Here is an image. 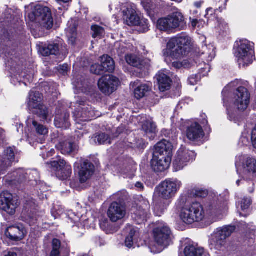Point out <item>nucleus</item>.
I'll list each match as a JSON object with an SVG mask.
<instances>
[{
    "instance_id": "1",
    "label": "nucleus",
    "mask_w": 256,
    "mask_h": 256,
    "mask_svg": "<svg viewBox=\"0 0 256 256\" xmlns=\"http://www.w3.org/2000/svg\"><path fill=\"white\" fill-rule=\"evenodd\" d=\"M26 16L42 30L50 29L53 26V18L48 7L30 4L26 6Z\"/></svg>"
},
{
    "instance_id": "2",
    "label": "nucleus",
    "mask_w": 256,
    "mask_h": 256,
    "mask_svg": "<svg viewBox=\"0 0 256 256\" xmlns=\"http://www.w3.org/2000/svg\"><path fill=\"white\" fill-rule=\"evenodd\" d=\"M186 200V197L182 196L178 202V206L181 208L180 214V220L187 224L202 220L205 216V212L202 204L194 202L182 206Z\"/></svg>"
},
{
    "instance_id": "3",
    "label": "nucleus",
    "mask_w": 256,
    "mask_h": 256,
    "mask_svg": "<svg viewBox=\"0 0 256 256\" xmlns=\"http://www.w3.org/2000/svg\"><path fill=\"white\" fill-rule=\"evenodd\" d=\"M235 56L240 67L252 64L254 60V44L246 39L236 41Z\"/></svg>"
},
{
    "instance_id": "4",
    "label": "nucleus",
    "mask_w": 256,
    "mask_h": 256,
    "mask_svg": "<svg viewBox=\"0 0 256 256\" xmlns=\"http://www.w3.org/2000/svg\"><path fill=\"white\" fill-rule=\"evenodd\" d=\"M236 166L238 174L244 179L252 180L256 177V160L246 156L236 157Z\"/></svg>"
},
{
    "instance_id": "5",
    "label": "nucleus",
    "mask_w": 256,
    "mask_h": 256,
    "mask_svg": "<svg viewBox=\"0 0 256 256\" xmlns=\"http://www.w3.org/2000/svg\"><path fill=\"white\" fill-rule=\"evenodd\" d=\"M42 100V96L40 93L33 90L30 91L29 93L28 107L42 120L48 122L52 120V116L49 114L47 108L41 104Z\"/></svg>"
},
{
    "instance_id": "6",
    "label": "nucleus",
    "mask_w": 256,
    "mask_h": 256,
    "mask_svg": "<svg viewBox=\"0 0 256 256\" xmlns=\"http://www.w3.org/2000/svg\"><path fill=\"white\" fill-rule=\"evenodd\" d=\"M39 179V174L36 170H24L19 168L7 176L6 180L10 184H16L28 182H31V185L37 184Z\"/></svg>"
},
{
    "instance_id": "7",
    "label": "nucleus",
    "mask_w": 256,
    "mask_h": 256,
    "mask_svg": "<svg viewBox=\"0 0 256 256\" xmlns=\"http://www.w3.org/2000/svg\"><path fill=\"white\" fill-rule=\"evenodd\" d=\"M122 10L124 20L126 24L130 26H140L143 32L148 30V21L146 19L140 20L136 13L134 5L126 4L122 7Z\"/></svg>"
},
{
    "instance_id": "8",
    "label": "nucleus",
    "mask_w": 256,
    "mask_h": 256,
    "mask_svg": "<svg viewBox=\"0 0 256 256\" xmlns=\"http://www.w3.org/2000/svg\"><path fill=\"white\" fill-rule=\"evenodd\" d=\"M182 186L178 180H166L162 182L156 188V192L162 199L170 200L174 198Z\"/></svg>"
},
{
    "instance_id": "9",
    "label": "nucleus",
    "mask_w": 256,
    "mask_h": 256,
    "mask_svg": "<svg viewBox=\"0 0 256 256\" xmlns=\"http://www.w3.org/2000/svg\"><path fill=\"white\" fill-rule=\"evenodd\" d=\"M235 226H228L218 228L210 240L211 250H221L225 248L226 240L234 231Z\"/></svg>"
},
{
    "instance_id": "10",
    "label": "nucleus",
    "mask_w": 256,
    "mask_h": 256,
    "mask_svg": "<svg viewBox=\"0 0 256 256\" xmlns=\"http://www.w3.org/2000/svg\"><path fill=\"white\" fill-rule=\"evenodd\" d=\"M76 108L73 112L76 123L90 120L92 119L100 116L98 112L95 111L90 105L83 100L78 101Z\"/></svg>"
},
{
    "instance_id": "11",
    "label": "nucleus",
    "mask_w": 256,
    "mask_h": 256,
    "mask_svg": "<svg viewBox=\"0 0 256 256\" xmlns=\"http://www.w3.org/2000/svg\"><path fill=\"white\" fill-rule=\"evenodd\" d=\"M153 232L154 240L159 246L164 248L170 245L171 231L167 224L162 222H158Z\"/></svg>"
},
{
    "instance_id": "12",
    "label": "nucleus",
    "mask_w": 256,
    "mask_h": 256,
    "mask_svg": "<svg viewBox=\"0 0 256 256\" xmlns=\"http://www.w3.org/2000/svg\"><path fill=\"white\" fill-rule=\"evenodd\" d=\"M196 156L194 151L190 150L182 146L178 151L174 162V167L176 171L182 170L188 163L192 162Z\"/></svg>"
},
{
    "instance_id": "13",
    "label": "nucleus",
    "mask_w": 256,
    "mask_h": 256,
    "mask_svg": "<svg viewBox=\"0 0 256 256\" xmlns=\"http://www.w3.org/2000/svg\"><path fill=\"white\" fill-rule=\"evenodd\" d=\"M119 83L118 79L116 76L110 74H106L99 80L98 86L102 92L109 95L116 90Z\"/></svg>"
},
{
    "instance_id": "14",
    "label": "nucleus",
    "mask_w": 256,
    "mask_h": 256,
    "mask_svg": "<svg viewBox=\"0 0 256 256\" xmlns=\"http://www.w3.org/2000/svg\"><path fill=\"white\" fill-rule=\"evenodd\" d=\"M18 206V200L7 191L0 194V210L10 214H14Z\"/></svg>"
},
{
    "instance_id": "15",
    "label": "nucleus",
    "mask_w": 256,
    "mask_h": 256,
    "mask_svg": "<svg viewBox=\"0 0 256 256\" xmlns=\"http://www.w3.org/2000/svg\"><path fill=\"white\" fill-rule=\"evenodd\" d=\"M250 94L246 88L244 87H239L234 94L233 103L234 107L238 110H246L249 104Z\"/></svg>"
},
{
    "instance_id": "16",
    "label": "nucleus",
    "mask_w": 256,
    "mask_h": 256,
    "mask_svg": "<svg viewBox=\"0 0 256 256\" xmlns=\"http://www.w3.org/2000/svg\"><path fill=\"white\" fill-rule=\"evenodd\" d=\"M150 205L148 202L144 200L137 204L136 207L132 210V218L137 224H141L146 220L149 215Z\"/></svg>"
},
{
    "instance_id": "17",
    "label": "nucleus",
    "mask_w": 256,
    "mask_h": 256,
    "mask_svg": "<svg viewBox=\"0 0 256 256\" xmlns=\"http://www.w3.org/2000/svg\"><path fill=\"white\" fill-rule=\"evenodd\" d=\"M51 167L56 172L57 176L62 180H66L70 176L72 173L71 166L64 160L60 159L50 162Z\"/></svg>"
},
{
    "instance_id": "18",
    "label": "nucleus",
    "mask_w": 256,
    "mask_h": 256,
    "mask_svg": "<svg viewBox=\"0 0 256 256\" xmlns=\"http://www.w3.org/2000/svg\"><path fill=\"white\" fill-rule=\"evenodd\" d=\"M74 167L78 170L80 180L81 183L86 182L94 172V166L88 160L82 161L80 163L76 162Z\"/></svg>"
},
{
    "instance_id": "19",
    "label": "nucleus",
    "mask_w": 256,
    "mask_h": 256,
    "mask_svg": "<svg viewBox=\"0 0 256 256\" xmlns=\"http://www.w3.org/2000/svg\"><path fill=\"white\" fill-rule=\"evenodd\" d=\"M177 41V48L172 52V57L176 59L180 58L186 54V46H188L190 42V38L186 34H182L180 36L176 37Z\"/></svg>"
},
{
    "instance_id": "20",
    "label": "nucleus",
    "mask_w": 256,
    "mask_h": 256,
    "mask_svg": "<svg viewBox=\"0 0 256 256\" xmlns=\"http://www.w3.org/2000/svg\"><path fill=\"white\" fill-rule=\"evenodd\" d=\"M126 214L125 207L117 202H112L109 207L108 215L110 220L116 222L123 218Z\"/></svg>"
},
{
    "instance_id": "21",
    "label": "nucleus",
    "mask_w": 256,
    "mask_h": 256,
    "mask_svg": "<svg viewBox=\"0 0 256 256\" xmlns=\"http://www.w3.org/2000/svg\"><path fill=\"white\" fill-rule=\"evenodd\" d=\"M186 136L192 142H200L204 136L202 126L197 122L191 124L186 129Z\"/></svg>"
},
{
    "instance_id": "22",
    "label": "nucleus",
    "mask_w": 256,
    "mask_h": 256,
    "mask_svg": "<svg viewBox=\"0 0 256 256\" xmlns=\"http://www.w3.org/2000/svg\"><path fill=\"white\" fill-rule=\"evenodd\" d=\"M171 162V157L170 156H164L153 155L152 160L151 164L156 172H161L168 168Z\"/></svg>"
},
{
    "instance_id": "23",
    "label": "nucleus",
    "mask_w": 256,
    "mask_h": 256,
    "mask_svg": "<svg viewBox=\"0 0 256 256\" xmlns=\"http://www.w3.org/2000/svg\"><path fill=\"white\" fill-rule=\"evenodd\" d=\"M26 230L21 224L10 226L6 228L5 235L10 240L18 241L22 239L26 234Z\"/></svg>"
},
{
    "instance_id": "24",
    "label": "nucleus",
    "mask_w": 256,
    "mask_h": 256,
    "mask_svg": "<svg viewBox=\"0 0 256 256\" xmlns=\"http://www.w3.org/2000/svg\"><path fill=\"white\" fill-rule=\"evenodd\" d=\"M56 148L64 154H74L78 150V144L70 140L60 142L56 145Z\"/></svg>"
},
{
    "instance_id": "25",
    "label": "nucleus",
    "mask_w": 256,
    "mask_h": 256,
    "mask_svg": "<svg viewBox=\"0 0 256 256\" xmlns=\"http://www.w3.org/2000/svg\"><path fill=\"white\" fill-rule=\"evenodd\" d=\"M70 252V248L67 244H62L60 241L54 238L52 241V250L50 256H68Z\"/></svg>"
},
{
    "instance_id": "26",
    "label": "nucleus",
    "mask_w": 256,
    "mask_h": 256,
    "mask_svg": "<svg viewBox=\"0 0 256 256\" xmlns=\"http://www.w3.org/2000/svg\"><path fill=\"white\" fill-rule=\"evenodd\" d=\"M234 84V82H231L227 86L225 87L224 90L222 92V95L223 96L222 100L224 101V105L225 106H226V111L228 114V119L231 121L233 122L235 124H237L238 125L240 124V122H241V118L238 116L236 112L233 110L231 108H227L226 104V96L227 94V93L228 91V88L233 86Z\"/></svg>"
},
{
    "instance_id": "27",
    "label": "nucleus",
    "mask_w": 256,
    "mask_h": 256,
    "mask_svg": "<svg viewBox=\"0 0 256 256\" xmlns=\"http://www.w3.org/2000/svg\"><path fill=\"white\" fill-rule=\"evenodd\" d=\"M172 145L171 143L166 140H162L158 142L154 146L153 155L164 156H172Z\"/></svg>"
},
{
    "instance_id": "28",
    "label": "nucleus",
    "mask_w": 256,
    "mask_h": 256,
    "mask_svg": "<svg viewBox=\"0 0 256 256\" xmlns=\"http://www.w3.org/2000/svg\"><path fill=\"white\" fill-rule=\"evenodd\" d=\"M4 158L0 162V175L5 173L6 169L10 166L15 160L14 148L11 147L4 150Z\"/></svg>"
},
{
    "instance_id": "29",
    "label": "nucleus",
    "mask_w": 256,
    "mask_h": 256,
    "mask_svg": "<svg viewBox=\"0 0 256 256\" xmlns=\"http://www.w3.org/2000/svg\"><path fill=\"white\" fill-rule=\"evenodd\" d=\"M172 30L176 28L182 30L184 26V18L180 12L172 13L167 16Z\"/></svg>"
},
{
    "instance_id": "30",
    "label": "nucleus",
    "mask_w": 256,
    "mask_h": 256,
    "mask_svg": "<svg viewBox=\"0 0 256 256\" xmlns=\"http://www.w3.org/2000/svg\"><path fill=\"white\" fill-rule=\"evenodd\" d=\"M126 230L128 232V234L126 238L125 244L128 248H133L136 244L139 238L138 229L134 228L130 225H128L126 228Z\"/></svg>"
},
{
    "instance_id": "31",
    "label": "nucleus",
    "mask_w": 256,
    "mask_h": 256,
    "mask_svg": "<svg viewBox=\"0 0 256 256\" xmlns=\"http://www.w3.org/2000/svg\"><path fill=\"white\" fill-rule=\"evenodd\" d=\"M134 84L135 86L134 96L137 100L147 96L152 90V86L148 84L140 83L138 80L136 81Z\"/></svg>"
},
{
    "instance_id": "32",
    "label": "nucleus",
    "mask_w": 256,
    "mask_h": 256,
    "mask_svg": "<svg viewBox=\"0 0 256 256\" xmlns=\"http://www.w3.org/2000/svg\"><path fill=\"white\" fill-rule=\"evenodd\" d=\"M202 66L199 69V72L198 74H192L188 78V81L190 84L194 85L200 80L202 76H207L208 73L210 72V66L206 62H203V64H199V66Z\"/></svg>"
},
{
    "instance_id": "33",
    "label": "nucleus",
    "mask_w": 256,
    "mask_h": 256,
    "mask_svg": "<svg viewBox=\"0 0 256 256\" xmlns=\"http://www.w3.org/2000/svg\"><path fill=\"white\" fill-rule=\"evenodd\" d=\"M144 134L150 140H152L156 136L157 128L155 124L151 120H147L144 122L142 126Z\"/></svg>"
},
{
    "instance_id": "34",
    "label": "nucleus",
    "mask_w": 256,
    "mask_h": 256,
    "mask_svg": "<svg viewBox=\"0 0 256 256\" xmlns=\"http://www.w3.org/2000/svg\"><path fill=\"white\" fill-rule=\"evenodd\" d=\"M156 78L159 86V89L161 92H164L170 88L171 80L163 71L159 72Z\"/></svg>"
},
{
    "instance_id": "35",
    "label": "nucleus",
    "mask_w": 256,
    "mask_h": 256,
    "mask_svg": "<svg viewBox=\"0 0 256 256\" xmlns=\"http://www.w3.org/2000/svg\"><path fill=\"white\" fill-rule=\"evenodd\" d=\"M27 127L29 128V130H35L36 133L40 135H46L48 132L47 128L38 124L32 116H30L26 121Z\"/></svg>"
},
{
    "instance_id": "36",
    "label": "nucleus",
    "mask_w": 256,
    "mask_h": 256,
    "mask_svg": "<svg viewBox=\"0 0 256 256\" xmlns=\"http://www.w3.org/2000/svg\"><path fill=\"white\" fill-rule=\"evenodd\" d=\"M215 48L214 46L210 44L208 45H204L202 46L201 54H198L202 60H206V62H211L215 57Z\"/></svg>"
},
{
    "instance_id": "37",
    "label": "nucleus",
    "mask_w": 256,
    "mask_h": 256,
    "mask_svg": "<svg viewBox=\"0 0 256 256\" xmlns=\"http://www.w3.org/2000/svg\"><path fill=\"white\" fill-rule=\"evenodd\" d=\"M126 62L130 65L138 67L140 69L142 68H148L150 66V61L148 60H145L142 61L138 56L132 54H128L126 56Z\"/></svg>"
},
{
    "instance_id": "38",
    "label": "nucleus",
    "mask_w": 256,
    "mask_h": 256,
    "mask_svg": "<svg viewBox=\"0 0 256 256\" xmlns=\"http://www.w3.org/2000/svg\"><path fill=\"white\" fill-rule=\"evenodd\" d=\"M204 253L203 248H199L193 244L187 245L184 251V256H202Z\"/></svg>"
},
{
    "instance_id": "39",
    "label": "nucleus",
    "mask_w": 256,
    "mask_h": 256,
    "mask_svg": "<svg viewBox=\"0 0 256 256\" xmlns=\"http://www.w3.org/2000/svg\"><path fill=\"white\" fill-rule=\"evenodd\" d=\"M70 114L65 112L61 116L56 115L54 119V124L58 128H67L70 126L68 119Z\"/></svg>"
},
{
    "instance_id": "40",
    "label": "nucleus",
    "mask_w": 256,
    "mask_h": 256,
    "mask_svg": "<svg viewBox=\"0 0 256 256\" xmlns=\"http://www.w3.org/2000/svg\"><path fill=\"white\" fill-rule=\"evenodd\" d=\"M59 52V46L56 44L44 45L40 49V52L45 56L49 55H56Z\"/></svg>"
},
{
    "instance_id": "41",
    "label": "nucleus",
    "mask_w": 256,
    "mask_h": 256,
    "mask_svg": "<svg viewBox=\"0 0 256 256\" xmlns=\"http://www.w3.org/2000/svg\"><path fill=\"white\" fill-rule=\"evenodd\" d=\"M136 170V164L133 161L130 160L128 164L124 166V168L120 171V172L124 176V178H132L134 176Z\"/></svg>"
},
{
    "instance_id": "42",
    "label": "nucleus",
    "mask_w": 256,
    "mask_h": 256,
    "mask_svg": "<svg viewBox=\"0 0 256 256\" xmlns=\"http://www.w3.org/2000/svg\"><path fill=\"white\" fill-rule=\"evenodd\" d=\"M101 62L105 72H112L115 68L114 62L112 58L108 55L101 57Z\"/></svg>"
},
{
    "instance_id": "43",
    "label": "nucleus",
    "mask_w": 256,
    "mask_h": 256,
    "mask_svg": "<svg viewBox=\"0 0 256 256\" xmlns=\"http://www.w3.org/2000/svg\"><path fill=\"white\" fill-rule=\"evenodd\" d=\"M92 140L96 144H110L111 143L110 138L105 133L96 134L92 137Z\"/></svg>"
},
{
    "instance_id": "44",
    "label": "nucleus",
    "mask_w": 256,
    "mask_h": 256,
    "mask_svg": "<svg viewBox=\"0 0 256 256\" xmlns=\"http://www.w3.org/2000/svg\"><path fill=\"white\" fill-rule=\"evenodd\" d=\"M156 26L161 31L169 32L172 30L167 17L159 19L157 22Z\"/></svg>"
},
{
    "instance_id": "45",
    "label": "nucleus",
    "mask_w": 256,
    "mask_h": 256,
    "mask_svg": "<svg viewBox=\"0 0 256 256\" xmlns=\"http://www.w3.org/2000/svg\"><path fill=\"white\" fill-rule=\"evenodd\" d=\"M170 204V202H157L154 207V212L157 216H160Z\"/></svg>"
},
{
    "instance_id": "46",
    "label": "nucleus",
    "mask_w": 256,
    "mask_h": 256,
    "mask_svg": "<svg viewBox=\"0 0 256 256\" xmlns=\"http://www.w3.org/2000/svg\"><path fill=\"white\" fill-rule=\"evenodd\" d=\"M177 48V41L176 38H171L167 44V48L166 52H164V55L166 54V53L168 54H170V56L174 58L171 56V52Z\"/></svg>"
},
{
    "instance_id": "47",
    "label": "nucleus",
    "mask_w": 256,
    "mask_h": 256,
    "mask_svg": "<svg viewBox=\"0 0 256 256\" xmlns=\"http://www.w3.org/2000/svg\"><path fill=\"white\" fill-rule=\"evenodd\" d=\"M204 17L208 19V22L215 20L218 22L220 23V24H222V20L216 18L215 16V10L211 8H209L206 9Z\"/></svg>"
},
{
    "instance_id": "48",
    "label": "nucleus",
    "mask_w": 256,
    "mask_h": 256,
    "mask_svg": "<svg viewBox=\"0 0 256 256\" xmlns=\"http://www.w3.org/2000/svg\"><path fill=\"white\" fill-rule=\"evenodd\" d=\"M90 72L92 74L100 75L102 74L105 70L103 68L102 64H94L90 68Z\"/></svg>"
},
{
    "instance_id": "49",
    "label": "nucleus",
    "mask_w": 256,
    "mask_h": 256,
    "mask_svg": "<svg viewBox=\"0 0 256 256\" xmlns=\"http://www.w3.org/2000/svg\"><path fill=\"white\" fill-rule=\"evenodd\" d=\"M131 146H130L134 148H138L139 149H144L146 146V143L142 139H136L133 142H129Z\"/></svg>"
},
{
    "instance_id": "50",
    "label": "nucleus",
    "mask_w": 256,
    "mask_h": 256,
    "mask_svg": "<svg viewBox=\"0 0 256 256\" xmlns=\"http://www.w3.org/2000/svg\"><path fill=\"white\" fill-rule=\"evenodd\" d=\"M92 30L94 32L92 37L95 38L97 36H102L104 33V29L98 25H93L92 26Z\"/></svg>"
},
{
    "instance_id": "51",
    "label": "nucleus",
    "mask_w": 256,
    "mask_h": 256,
    "mask_svg": "<svg viewBox=\"0 0 256 256\" xmlns=\"http://www.w3.org/2000/svg\"><path fill=\"white\" fill-rule=\"evenodd\" d=\"M115 48L117 50V52L118 55L122 56L124 54L127 50L124 43L116 42L115 44Z\"/></svg>"
},
{
    "instance_id": "52",
    "label": "nucleus",
    "mask_w": 256,
    "mask_h": 256,
    "mask_svg": "<svg viewBox=\"0 0 256 256\" xmlns=\"http://www.w3.org/2000/svg\"><path fill=\"white\" fill-rule=\"evenodd\" d=\"M24 214H22V220L28 223L30 226L34 225L36 224L37 221V218L34 216H24Z\"/></svg>"
},
{
    "instance_id": "53",
    "label": "nucleus",
    "mask_w": 256,
    "mask_h": 256,
    "mask_svg": "<svg viewBox=\"0 0 256 256\" xmlns=\"http://www.w3.org/2000/svg\"><path fill=\"white\" fill-rule=\"evenodd\" d=\"M252 200L250 198H244L241 202V208L242 210H246L251 204Z\"/></svg>"
},
{
    "instance_id": "54",
    "label": "nucleus",
    "mask_w": 256,
    "mask_h": 256,
    "mask_svg": "<svg viewBox=\"0 0 256 256\" xmlns=\"http://www.w3.org/2000/svg\"><path fill=\"white\" fill-rule=\"evenodd\" d=\"M252 143L254 148L256 149V126L252 130Z\"/></svg>"
},
{
    "instance_id": "55",
    "label": "nucleus",
    "mask_w": 256,
    "mask_h": 256,
    "mask_svg": "<svg viewBox=\"0 0 256 256\" xmlns=\"http://www.w3.org/2000/svg\"><path fill=\"white\" fill-rule=\"evenodd\" d=\"M207 210L208 212L210 214L212 215L217 212V208L216 206L211 204L208 206Z\"/></svg>"
},
{
    "instance_id": "56",
    "label": "nucleus",
    "mask_w": 256,
    "mask_h": 256,
    "mask_svg": "<svg viewBox=\"0 0 256 256\" xmlns=\"http://www.w3.org/2000/svg\"><path fill=\"white\" fill-rule=\"evenodd\" d=\"M68 70V66L67 64H64L59 66V71L63 74H65Z\"/></svg>"
},
{
    "instance_id": "57",
    "label": "nucleus",
    "mask_w": 256,
    "mask_h": 256,
    "mask_svg": "<svg viewBox=\"0 0 256 256\" xmlns=\"http://www.w3.org/2000/svg\"><path fill=\"white\" fill-rule=\"evenodd\" d=\"M182 67H184V68H190V66L194 65V62L191 60H184L182 62Z\"/></svg>"
},
{
    "instance_id": "58",
    "label": "nucleus",
    "mask_w": 256,
    "mask_h": 256,
    "mask_svg": "<svg viewBox=\"0 0 256 256\" xmlns=\"http://www.w3.org/2000/svg\"><path fill=\"white\" fill-rule=\"evenodd\" d=\"M207 194V192L204 190H196L194 196L197 197H204Z\"/></svg>"
},
{
    "instance_id": "59",
    "label": "nucleus",
    "mask_w": 256,
    "mask_h": 256,
    "mask_svg": "<svg viewBox=\"0 0 256 256\" xmlns=\"http://www.w3.org/2000/svg\"><path fill=\"white\" fill-rule=\"evenodd\" d=\"M135 187L138 190H142L144 188L143 184L140 182H136L135 184Z\"/></svg>"
},
{
    "instance_id": "60",
    "label": "nucleus",
    "mask_w": 256,
    "mask_h": 256,
    "mask_svg": "<svg viewBox=\"0 0 256 256\" xmlns=\"http://www.w3.org/2000/svg\"><path fill=\"white\" fill-rule=\"evenodd\" d=\"M172 66L176 68H180L182 67V64L178 62H172Z\"/></svg>"
},
{
    "instance_id": "61",
    "label": "nucleus",
    "mask_w": 256,
    "mask_h": 256,
    "mask_svg": "<svg viewBox=\"0 0 256 256\" xmlns=\"http://www.w3.org/2000/svg\"><path fill=\"white\" fill-rule=\"evenodd\" d=\"M107 226H108V222L107 220H105L104 222H101L100 223V226L102 228H104Z\"/></svg>"
},
{
    "instance_id": "62",
    "label": "nucleus",
    "mask_w": 256,
    "mask_h": 256,
    "mask_svg": "<svg viewBox=\"0 0 256 256\" xmlns=\"http://www.w3.org/2000/svg\"><path fill=\"white\" fill-rule=\"evenodd\" d=\"M4 131L2 129H0V143L1 142L4 140Z\"/></svg>"
},
{
    "instance_id": "63",
    "label": "nucleus",
    "mask_w": 256,
    "mask_h": 256,
    "mask_svg": "<svg viewBox=\"0 0 256 256\" xmlns=\"http://www.w3.org/2000/svg\"><path fill=\"white\" fill-rule=\"evenodd\" d=\"M192 26L193 28H195L198 24V20L196 19H192L191 20Z\"/></svg>"
},
{
    "instance_id": "64",
    "label": "nucleus",
    "mask_w": 256,
    "mask_h": 256,
    "mask_svg": "<svg viewBox=\"0 0 256 256\" xmlns=\"http://www.w3.org/2000/svg\"><path fill=\"white\" fill-rule=\"evenodd\" d=\"M251 186L248 188V190L250 193H252L254 192V184L252 182L250 183Z\"/></svg>"
}]
</instances>
